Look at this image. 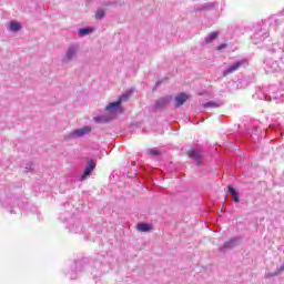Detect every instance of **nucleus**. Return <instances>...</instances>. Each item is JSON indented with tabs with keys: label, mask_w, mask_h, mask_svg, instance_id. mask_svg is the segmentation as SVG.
<instances>
[{
	"label": "nucleus",
	"mask_w": 284,
	"mask_h": 284,
	"mask_svg": "<svg viewBox=\"0 0 284 284\" xmlns=\"http://www.w3.org/2000/svg\"><path fill=\"white\" fill-rule=\"evenodd\" d=\"M92 132L91 126H82L80 129H75L69 133L70 139H81L83 136H88Z\"/></svg>",
	"instance_id": "7ed1b4c3"
},
{
	"label": "nucleus",
	"mask_w": 284,
	"mask_h": 284,
	"mask_svg": "<svg viewBox=\"0 0 284 284\" xmlns=\"http://www.w3.org/2000/svg\"><path fill=\"white\" fill-rule=\"evenodd\" d=\"M79 37H85L87 34H90L89 28H83L78 31Z\"/></svg>",
	"instance_id": "dca6fc26"
},
{
	"label": "nucleus",
	"mask_w": 284,
	"mask_h": 284,
	"mask_svg": "<svg viewBox=\"0 0 284 284\" xmlns=\"http://www.w3.org/2000/svg\"><path fill=\"white\" fill-rule=\"evenodd\" d=\"M79 55V45L72 44L68 47L64 54L62 55L61 62L64 64L72 63Z\"/></svg>",
	"instance_id": "f03ea898"
},
{
	"label": "nucleus",
	"mask_w": 284,
	"mask_h": 284,
	"mask_svg": "<svg viewBox=\"0 0 284 284\" xmlns=\"http://www.w3.org/2000/svg\"><path fill=\"white\" fill-rule=\"evenodd\" d=\"M132 90L126 91L120 97L116 102H111L109 105H106L105 111L108 112V114H111V116H114V114H119V112H121V103L123 101H128V99L132 97Z\"/></svg>",
	"instance_id": "f257e3e1"
},
{
	"label": "nucleus",
	"mask_w": 284,
	"mask_h": 284,
	"mask_svg": "<svg viewBox=\"0 0 284 284\" xmlns=\"http://www.w3.org/2000/svg\"><path fill=\"white\" fill-rule=\"evenodd\" d=\"M190 159H193L196 163V165H201L203 158L201 156V153L196 150H191L187 152Z\"/></svg>",
	"instance_id": "0eeeda50"
},
{
	"label": "nucleus",
	"mask_w": 284,
	"mask_h": 284,
	"mask_svg": "<svg viewBox=\"0 0 284 284\" xmlns=\"http://www.w3.org/2000/svg\"><path fill=\"white\" fill-rule=\"evenodd\" d=\"M170 101H172V97L160 98L155 102V109L161 110V108H165V105H168L170 103Z\"/></svg>",
	"instance_id": "423d86ee"
},
{
	"label": "nucleus",
	"mask_w": 284,
	"mask_h": 284,
	"mask_svg": "<svg viewBox=\"0 0 284 284\" xmlns=\"http://www.w3.org/2000/svg\"><path fill=\"white\" fill-rule=\"evenodd\" d=\"M239 245V239L229 240L223 246L220 247L221 252L224 250H232V247H236Z\"/></svg>",
	"instance_id": "6e6552de"
},
{
	"label": "nucleus",
	"mask_w": 284,
	"mask_h": 284,
	"mask_svg": "<svg viewBox=\"0 0 284 284\" xmlns=\"http://www.w3.org/2000/svg\"><path fill=\"white\" fill-rule=\"evenodd\" d=\"M278 274H281V272H278V268H277V272H275V273H267L266 278H272L274 276H278Z\"/></svg>",
	"instance_id": "6ab92c4d"
},
{
	"label": "nucleus",
	"mask_w": 284,
	"mask_h": 284,
	"mask_svg": "<svg viewBox=\"0 0 284 284\" xmlns=\"http://www.w3.org/2000/svg\"><path fill=\"white\" fill-rule=\"evenodd\" d=\"M190 99V95L185 93H180L175 97V108H181L186 100Z\"/></svg>",
	"instance_id": "1a4fd4ad"
},
{
	"label": "nucleus",
	"mask_w": 284,
	"mask_h": 284,
	"mask_svg": "<svg viewBox=\"0 0 284 284\" xmlns=\"http://www.w3.org/2000/svg\"><path fill=\"white\" fill-rule=\"evenodd\" d=\"M219 37V32H212L205 38V43H212Z\"/></svg>",
	"instance_id": "2eb2a0df"
},
{
	"label": "nucleus",
	"mask_w": 284,
	"mask_h": 284,
	"mask_svg": "<svg viewBox=\"0 0 284 284\" xmlns=\"http://www.w3.org/2000/svg\"><path fill=\"white\" fill-rule=\"evenodd\" d=\"M8 30H10L11 32H19V30H21L22 26L21 22H17V21H10L7 24Z\"/></svg>",
	"instance_id": "9d476101"
},
{
	"label": "nucleus",
	"mask_w": 284,
	"mask_h": 284,
	"mask_svg": "<svg viewBox=\"0 0 284 284\" xmlns=\"http://www.w3.org/2000/svg\"><path fill=\"white\" fill-rule=\"evenodd\" d=\"M229 192L232 194V199L235 203H239V193L233 186H229Z\"/></svg>",
	"instance_id": "ddd939ff"
},
{
	"label": "nucleus",
	"mask_w": 284,
	"mask_h": 284,
	"mask_svg": "<svg viewBox=\"0 0 284 284\" xmlns=\"http://www.w3.org/2000/svg\"><path fill=\"white\" fill-rule=\"evenodd\" d=\"M103 17H105V11H103L102 9L98 10L95 13V19L101 20L103 19Z\"/></svg>",
	"instance_id": "f3484780"
},
{
	"label": "nucleus",
	"mask_w": 284,
	"mask_h": 284,
	"mask_svg": "<svg viewBox=\"0 0 284 284\" xmlns=\"http://www.w3.org/2000/svg\"><path fill=\"white\" fill-rule=\"evenodd\" d=\"M245 63V60H239L237 62L231 64L229 68H226L223 71V77H227V74H232L239 70L243 64Z\"/></svg>",
	"instance_id": "39448f33"
},
{
	"label": "nucleus",
	"mask_w": 284,
	"mask_h": 284,
	"mask_svg": "<svg viewBox=\"0 0 284 284\" xmlns=\"http://www.w3.org/2000/svg\"><path fill=\"white\" fill-rule=\"evenodd\" d=\"M148 154L151 156H156L159 154V151L156 149H149Z\"/></svg>",
	"instance_id": "a211bd4d"
},
{
	"label": "nucleus",
	"mask_w": 284,
	"mask_h": 284,
	"mask_svg": "<svg viewBox=\"0 0 284 284\" xmlns=\"http://www.w3.org/2000/svg\"><path fill=\"white\" fill-rule=\"evenodd\" d=\"M93 121H95V123H108V121H110V118L105 115H99L93 118Z\"/></svg>",
	"instance_id": "4468645a"
},
{
	"label": "nucleus",
	"mask_w": 284,
	"mask_h": 284,
	"mask_svg": "<svg viewBox=\"0 0 284 284\" xmlns=\"http://www.w3.org/2000/svg\"><path fill=\"white\" fill-rule=\"evenodd\" d=\"M94 168H97V162H94V160H89L79 181L83 182L87 181V179H90V175L94 172Z\"/></svg>",
	"instance_id": "20e7f679"
},
{
	"label": "nucleus",
	"mask_w": 284,
	"mask_h": 284,
	"mask_svg": "<svg viewBox=\"0 0 284 284\" xmlns=\"http://www.w3.org/2000/svg\"><path fill=\"white\" fill-rule=\"evenodd\" d=\"M30 169H31V166H29V168L27 166L26 172H30Z\"/></svg>",
	"instance_id": "412c9836"
},
{
	"label": "nucleus",
	"mask_w": 284,
	"mask_h": 284,
	"mask_svg": "<svg viewBox=\"0 0 284 284\" xmlns=\"http://www.w3.org/2000/svg\"><path fill=\"white\" fill-rule=\"evenodd\" d=\"M136 230L138 232H152V224L139 223Z\"/></svg>",
	"instance_id": "9b49d317"
},
{
	"label": "nucleus",
	"mask_w": 284,
	"mask_h": 284,
	"mask_svg": "<svg viewBox=\"0 0 284 284\" xmlns=\"http://www.w3.org/2000/svg\"><path fill=\"white\" fill-rule=\"evenodd\" d=\"M223 105V102H214L210 101L203 104V108H221Z\"/></svg>",
	"instance_id": "f8f14e48"
},
{
	"label": "nucleus",
	"mask_w": 284,
	"mask_h": 284,
	"mask_svg": "<svg viewBox=\"0 0 284 284\" xmlns=\"http://www.w3.org/2000/svg\"><path fill=\"white\" fill-rule=\"evenodd\" d=\"M226 47H227V44H222V45L217 47V50H223V48H226Z\"/></svg>",
	"instance_id": "aec40b11"
},
{
	"label": "nucleus",
	"mask_w": 284,
	"mask_h": 284,
	"mask_svg": "<svg viewBox=\"0 0 284 284\" xmlns=\"http://www.w3.org/2000/svg\"><path fill=\"white\" fill-rule=\"evenodd\" d=\"M267 72H273V70L272 69H267Z\"/></svg>",
	"instance_id": "4be33fe9"
}]
</instances>
